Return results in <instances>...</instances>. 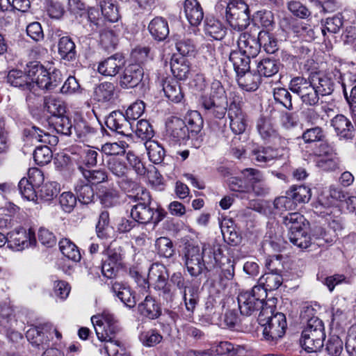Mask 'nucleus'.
<instances>
[{"mask_svg":"<svg viewBox=\"0 0 356 356\" xmlns=\"http://www.w3.org/2000/svg\"><path fill=\"white\" fill-rule=\"evenodd\" d=\"M334 82L325 75L311 74L308 79L293 77L289 83V89L296 94L302 104L315 106L319 102V96L331 95L334 90Z\"/></svg>","mask_w":356,"mask_h":356,"instance_id":"f257e3e1","label":"nucleus"},{"mask_svg":"<svg viewBox=\"0 0 356 356\" xmlns=\"http://www.w3.org/2000/svg\"><path fill=\"white\" fill-rule=\"evenodd\" d=\"M91 321L98 339L104 342L102 353L107 356H121L119 349L121 348V343L115 339L116 334L120 331L118 321L115 316L106 312L101 315L93 316Z\"/></svg>","mask_w":356,"mask_h":356,"instance_id":"f03ea898","label":"nucleus"},{"mask_svg":"<svg viewBox=\"0 0 356 356\" xmlns=\"http://www.w3.org/2000/svg\"><path fill=\"white\" fill-rule=\"evenodd\" d=\"M259 323L264 327L263 334L267 341H276L282 338L287 327L286 316L283 313H273L271 307H266L260 311Z\"/></svg>","mask_w":356,"mask_h":356,"instance_id":"7ed1b4c3","label":"nucleus"},{"mask_svg":"<svg viewBox=\"0 0 356 356\" xmlns=\"http://www.w3.org/2000/svg\"><path fill=\"white\" fill-rule=\"evenodd\" d=\"M325 339V332L323 321L316 316L310 318L302 332L300 340L302 347L308 353L317 352L323 346Z\"/></svg>","mask_w":356,"mask_h":356,"instance_id":"20e7f679","label":"nucleus"},{"mask_svg":"<svg viewBox=\"0 0 356 356\" xmlns=\"http://www.w3.org/2000/svg\"><path fill=\"white\" fill-rule=\"evenodd\" d=\"M267 293L261 285H255L250 291H241L238 296V304L241 314L250 316L264 307Z\"/></svg>","mask_w":356,"mask_h":356,"instance_id":"39448f33","label":"nucleus"},{"mask_svg":"<svg viewBox=\"0 0 356 356\" xmlns=\"http://www.w3.org/2000/svg\"><path fill=\"white\" fill-rule=\"evenodd\" d=\"M226 4L225 17L230 26L238 31L250 24L249 7L243 0H230Z\"/></svg>","mask_w":356,"mask_h":356,"instance_id":"423d86ee","label":"nucleus"},{"mask_svg":"<svg viewBox=\"0 0 356 356\" xmlns=\"http://www.w3.org/2000/svg\"><path fill=\"white\" fill-rule=\"evenodd\" d=\"M31 74L35 75V86L48 91L54 90L63 81L60 70L54 68L47 70L38 61H33Z\"/></svg>","mask_w":356,"mask_h":356,"instance_id":"0eeeda50","label":"nucleus"},{"mask_svg":"<svg viewBox=\"0 0 356 356\" xmlns=\"http://www.w3.org/2000/svg\"><path fill=\"white\" fill-rule=\"evenodd\" d=\"M131 217L135 222L140 224L149 222L156 225L164 219L166 212L161 207H154L152 204L131 207L130 211Z\"/></svg>","mask_w":356,"mask_h":356,"instance_id":"6e6552de","label":"nucleus"},{"mask_svg":"<svg viewBox=\"0 0 356 356\" xmlns=\"http://www.w3.org/2000/svg\"><path fill=\"white\" fill-rule=\"evenodd\" d=\"M204 249L193 243H186L184 254L185 265L189 274L193 277H197L207 269L203 259Z\"/></svg>","mask_w":356,"mask_h":356,"instance_id":"1a4fd4ad","label":"nucleus"},{"mask_svg":"<svg viewBox=\"0 0 356 356\" xmlns=\"http://www.w3.org/2000/svg\"><path fill=\"white\" fill-rule=\"evenodd\" d=\"M33 65V61L26 65L24 72L18 70H10L7 76L8 83L24 91L32 92L35 88V75L31 74Z\"/></svg>","mask_w":356,"mask_h":356,"instance_id":"9d476101","label":"nucleus"},{"mask_svg":"<svg viewBox=\"0 0 356 356\" xmlns=\"http://www.w3.org/2000/svg\"><path fill=\"white\" fill-rule=\"evenodd\" d=\"M105 124L110 130L122 136H129L133 131L132 122L120 111L111 112L106 118Z\"/></svg>","mask_w":356,"mask_h":356,"instance_id":"9b49d317","label":"nucleus"},{"mask_svg":"<svg viewBox=\"0 0 356 356\" xmlns=\"http://www.w3.org/2000/svg\"><path fill=\"white\" fill-rule=\"evenodd\" d=\"M189 138L186 123L183 120L171 118L166 123V138L173 145Z\"/></svg>","mask_w":356,"mask_h":356,"instance_id":"f8f14e48","label":"nucleus"},{"mask_svg":"<svg viewBox=\"0 0 356 356\" xmlns=\"http://www.w3.org/2000/svg\"><path fill=\"white\" fill-rule=\"evenodd\" d=\"M121 247H114L112 244L108 248L106 251L107 259L104 261L102 265V275L108 278H112L115 276L119 266L122 264Z\"/></svg>","mask_w":356,"mask_h":356,"instance_id":"ddd939ff","label":"nucleus"},{"mask_svg":"<svg viewBox=\"0 0 356 356\" xmlns=\"http://www.w3.org/2000/svg\"><path fill=\"white\" fill-rule=\"evenodd\" d=\"M36 243L35 233L31 229H15L9 233L8 245L17 251L22 250Z\"/></svg>","mask_w":356,"mask_h":356,"instance_id":"4468645a","label":"nucleus"},{"mask_svg":"<svg viewBox=\"0 0 356 356\" xmlns=\"http://www.w3.org/2000/svg\"><path fill=\"white\" fill-rule=\"evenodd\" d=\"M143 76L144 70L140 64H129L120 76V86L124 88H134L143 81Z\"/></svg>","mask_w":356,"mask_h":356,"instance_id":"2eb2a0df","label":"nucleus"},{"mask_svg":"<svg viewBox=\"0 0 356 356\" xmlns=\"http://www.w3.org/2000/svg\"><path fill=\"white\" fill-rule=\"evenodd\" d=\"M337 136L340 140H353L355 136V129L352 122L345 115L338 114L330 122Z\"/></svg>","mask_w":356,"mask_h":356,"instance_id":"dca6fc26","label":"nucleus"},{"mask_svg":"<svg viewBox=\"0 0 356 356\" xmlns=\"http://www.w3.org/2000/svg\"><path fill=\"white\" fill-rule=\"evenodd\" d=\"M257 129L262 139L268 143L274 145H282L285 143L274 128L271 120L268 118L260 117L257 122Z\"/></svg>","mask_w":356,"mask_h":356,"instance_id":"f3484780","label":"nucleus"},{"mask_svg":"<svg viewBox=\"0 0 356 356\" xmlns=\"http://www.w3.org/2000/svg\"><path fill=\"white\" fill-rule=\"evenodd\" d=\"M230 129L235 134H241L245 130L247 124L245 114L239 103L232 102L228 109Z\"/></svg>","mask_w":356,"mask_h":356,"instance_id":"a211bd4d","label":"nucleus"},{"mask_svg":"<svg viewBox=\"0 0 356 356\" xmlns=\"http://www.w3.org/2000/svg\"><path fill=\"white\" fill-rule=\"evenodd\" d=\"M124 65V56L120 54H115L99 63L97 72L104 76H114Z\"/></svg>","mask_w":356,"mask_h":356,"instance_id":"6ab92c4d","label":"nucleus"},{"mask_svg":"<svg viewBox=\"0 0 356 356\" xmlns=\"http://www.w3.org/2000/svg\"><path fill=\"white\" fill-rule=\"evenodd\" d=\"M240 52L249 57H256L260 51V45L258 38H255L248 33H243L237 40Z\"/></svg>","mask_w":356,"mask_h":356,"instance_id":"aec40b11","label":"nucleus"},{"mask_svg":"<svg viewBox=\"0 0 356 356\" xmlns=\"http://www.w3.org/2000/svg\"><path fill=\"white\" fill-rule=\"evenodd\" d=\"M115 86L113 83L104 81L96 85L93 88L92 98L94 100L106 103L114 99Z\"/></svg>","mask_w":356,"mask_h":356,"instance_id":"412c9836","label":"nucleus"},{"mask_svg":"<svg viewBox=\"0 0 356 356\" xmlns=\"http://www.w3.org/2000/svg\"><path fill=\"white\" fill-rule=\"evenodd\" d=\"M184 13L191 26H197L204 18L202 8L197 0H185Z\"/></svg>","mask_w":356,"mask_h":356,"instance_id":"4be33fe9","label":"nucleus"},{"mask_svg":"<svg viewBox=\"0 0 356 356\" xmlns=\"http://www.w3.org/2000/svg\"><path fill=\"white\" fill-rule=\"evenodd\" d=\"M97 195L101 204L104 207H113L118 203L119 193L113 186H99L97 188Z\"/></svg>","mask_w":356,"mask_h":356,"instance_id":"5701e85b","label":"nucleus"},{"mask_svg":"<svg viewBox=\"0 0 356 356\" xmlns=\"http://www.w3.org/2000/svg\"><path fill=\"white\" fill-rule=\"evenodd\" d=\"M49 327V324H44L42 327H35L30 328L26 334L27 340L34 346H42L44 348V346L49 343V336L47 335V330Z\"/></svg>","mask_w":356,"mask_h":356,"instance_id":"b1692460","label":"nucleus"},{"mask_svg":"<svg viewBox=\"0 0 356 356\" xmlns=\"http://www.w3.org/2000/svg\"><path fill=\"white\" fill-rule=\"evenodd\" d=\"M202 105L208 114L213 115L216 118L222 119L225 115L227 108L224 99L216 100L204 96L202 98Z\"/></svg>","mask_w":356,"mask_h":356,"instance_id":"393cba45","label":"nucleus"},{"mask_svg":"<svg viewBox=\"0 0 356 356\" xmlns=\"http://www.w3.org/2000/svg\"><path fill=\"white\" fill-rule=\"evenodd\" d=\"M111 289L127 307L132 308L136 305L135 296L129 286L120 282H115L112 284Z\"/></svg>","mask_w":356,"mask_h":356,"instance_id":"a878e982","label":"nucleus"},{"mask_svg":"<svg viewBox=\"0 0 356 356\" xmlns=\"http://www.w3.org/2000/svg\"><path fill=\"white\" fill-rule=\"evenodd\" d=\"M282 222L288 232L308 228L309 222L303 215L298 212L289 213L282 217Z\"/></svg>","mask_w":356,"mask_h":356,"instance_id":"bb28decb","label":"nucleus"},{"mask_svg":"<svg viewBox=\"0 0 356 356\" xmlns=\"http://www.w3.org/2000/svg\"><path fill=\"white\" fill-rule=\"evenodd\" d=\"M148 29L152 37L162 41L169 35V27L167 21L161 17L154 18L149 24Z\"/></svg>","mask_w":356,"mask_h":356,"instance_id":"cd10ccee","label":"nucleus"},{"mask_svg":"<svg viewBox=\"0 0 356 356\" xmlns=\"http://www.w3.org/2000/svg\"><path fill=\"white\" fill-rule=\"evenodd\" d=\"M170 69L177 79L185 80L190 74V63L186 58L174 56L170 60Z\"/></svg>","mask_w":356,"mask_h":356,"instance_id":"c85d7f7f","label":"nucleus"},{"mask_svg":"<svg viewBox=\"0 0 356 356\" xmlns=\"http://www.w3.org/2000/svg\"><path fill=\"white\" fill-rule=\"evenodd\" d=\"M312 239L318 246L332 245L336 241L334 234H332L328 227L316 225L312 229Z\"/></svg>","mask_w":356,"mask_h":356,"instance_id":"c756f323","label":"nucleus"},{"mask_svg":"<svg viewBox=\"0 0 356 356\" xmlns=\"http://www.w3.org/2000/svg\"><path fill=\"white\" fill-rule=\"evenodd\" d=\"M58 54L62 59L72 61L76 58V45L70 37H61L58 40Z\"/></svg>","mask_w":356,"mask_h":356,"instance_id":"7c9ffc66","label":"nucleus"},{"mask_svg":"<svg viewBox=\"0 0 356 356\" xmlns=\"http://www.w3.org/2000/svg\"><path fill=\"white\" fill-rule=\"evenodd\" d=\"M236 77L239 87L246 91H255L261 83L260 76L250 70L237 75Z\"/></svg>","mask_w":356,"mask_h":356,"instance_id":"2f4dec72","label":"nucleus"},{"mask_svg":"<svg viewBox=\"0 0 356 356\" xmlns=\"http://www.w3.org/2000/svg\"><path fill=\"white\" fill-rule=\"evenodd\" d=\"M168 270L163 264L154 263L151 265L148 273V280L153 282L154 286L168 282Z\"/></svg>","mask_w":356,"mask_h":356,"instance_id":"473e14b6","label":"nucleus"},{"mask_svg":"<svg viewBox=\"0 0 356 356\" xmlns=\"http://www.w3.org/2000/svg\"><path fill=\"white\" fill-rule=\"evenodd\" d=\"M286 194L292 197L296 206L298 204L307 203L312 197L311 189L304 185H293L286 191Z\"/></svg>","mask_w":356,"mask_h":356,"instance_id":"72a5a7b5","label":"nucleus"},{"mask_svg":"<svg viewBox=\"0 0 356 356\" xmlns=\"http://www.w3.org/2000/svg\"><path fill=\"white\" fill-rule=\"evenodd\" d=\"M250 58L238 51L230 53L229 59L233 65L236 76L250 70Z\"/></svg>","mask_w":356,"mask_h":356,"instance_id":"f704fd0d","label":"nucleus"},{"mask_svg":"<svg viewBox=\"0 0 356 356\" xmlns=\"http://www.w3.org/2000/svg\"><path fill=\"white\" fill-rule=\"evenodd\" d=\"M226 28L218 19L213 17L206 18L204 31L207 35L215 40H222L226 34Z\"/></svg>","mask_w":356,"mask_h":356,"instance_id":"c9c22d12","label":"nucleus"},{"mask_svg":"<svg viewBox=\"0 0 356 356\" xmlns=\"http://www.w3.org/2000/svg\"><path fill=\"white\" fill-rule=\"evenodd\" d=\"M76 198L82 204H88L92 202L95 193L92 187L85 180H79L74 186Z\"/></svg>","mask_w":356,"mask_h":356,"instance_id":"e433bc0d","label":"nucleus"},{"mask_svg":"<svg viewBox=\"0 0 356 356\" xmlns=\"http://www.w3.org/2000/svg\"><path fill=\"white\" fill-rule=\"evenodd\" d=\"M138 310L142 315L150 319H155L161 315L160 307L155 300L149 296L138 305Z\"/></svg>","mask_w":356,"mask_h":356,"instance_id":"4c0bfd02","label":"nucleus"},{"mask_svg":"<svg viewBox=\"0 0 356 356\" xmlns=\"http://www.w3.org/2000/svg\"><path fill=\"white\" fill-rule=\"evenodd\" d=\"M287 235L290 242L298 248L306 249L312 243V236L308 234L307 228L288 232Z\"/></svg>","mask_w":356,"mask_h":356,"instance_id":"58836bf2","label":"nucleus"},{"mask_svg":"<svg viewBox=\"0 0 356 356\" xmlns=\"http://www.w3.org/2000/svg\"><path fill=\"white\" fill-rule=\"evenodd\" d=\"M44 108L51 114L52 118L63 115L66 111L64 102L51 95L44 98Z\"/></svg>","mask_w":356,"mask_h":356,"instance_id":"ea45409f","label":"nucleus"},{"mask_svg":"<svg viewBox=\"0 0 356 356\" xmlns=\"http://www.w3.org/2000/svg\"><path fill=\"white\" fill-rule=\"evenodd\" d=\"M259 282L267 293V291L277 289L282 285L283 278L281 273L266 272L259 278Z\"/></svg>","mask_w":356,"mask_h":356,"instance_id":"a19ab883","label":"nucleus"},{"mask_svg":"<svg viewBox=\"0 0 356 356\" xmlns=\"http://www.w3.org/2000/svg\"><path fill=\"white\" fill-rule=\"evenodd\" d=\"M163 90L165 97L170 101L178 103L184 97L181 87L177 81L166 80L163 84Z\"/></svg>","mask_w":356,"mask_h":356,"instance_id":"79ce46f5","label":"nucleus"},{"mask_svg":"<svg viewBox=\"0 0 356 356\" xmlns=\"http://www.w3.org/2000/svg\"><path fill=\"white\" fill-rule=\"evenodd\" d=\"M49 123L55 129L56 133L65 136H70L72 134L73 125L70 119L64 114L60 116L51 118Z\"/></svg>","mask_w":356,"mask_h":356,"instance_id":"37998d69","label":"nucleus"},{"mask_svg":"<svg viewBox=\"0 0 356 356\" xmlns=\"http://www.w3.org/2000/svg\"><path fill=\"white\" fill-rule=\"evenodd\" d=\"M257 38L260 48L263 47L266 53L274 54L278 50V42L273 33L266 31H261Z\"/></svg>","mask_w":356,"mask_h":356,"instance_id":"c03bdc74","label":"nucleus"},{"mask_svg":"<svg viewBox=\"0 0 356 356\" xmlns=\"http://www.w3.org/2000/svg\"><path fill=\"white\" fill-rule=\"evenodd\" d=\"M79 170L83 176L85 181L92 184H99L108 179V174L104 169L87 170L83 166H79Z\"/></svg>","mask_w":356,"mask_h":356,"instance_id":"a18cd8bd","label":"nucleus"},{"mask_svg":"<svg viewBox=\"0 0 356 356\" xmlns=\"http://www.w3.org/2000/svg\"><path fill=\"white\" fill-rule=\"evenodd\" d=\"M280 63L273 59L265 58L257 64V72L260 76L271 77L275 75L280 70Z\"/></svg>","mask_w":356,"mask_h":356,"instance_id":"49530a36","label":"nucleus"},{"mask_svg":"<svg viewBox=\"0 0 356 356\" xmlns=\"http://www.w3.org/2000/svg\"><path fill=\"white\" fill-rule=\"evenodd\" d=\"M254 159L260 163H268L275 159H278L282 155L278 150L268 147H261L253 151Z\"/></svg>","mask_w":356,"mask_h":356,"instance_id":"de8ad7c7","label":"nucleus"},{"mask_svg":"<svg viewBox=\"0 0 356 356\" xmlns=\"http://www.w3.org/2000/svg\"><path fill=\"white\" fill-rule=\"evenodd\" d=\"M186 127L188 134L193 136L200 132L203 127V119L200 113L196 111L189 112L186 116Z\"/></svg>","mask_w":356,"mask_h":356,"instance_id":"09e8293b","label":"nucleus"},{"mask_svg":"<svg viewBox=\"0 0 356 356\" xmlns=\"http://www.w3.org/2000/svg\"><path fill=\"white\" fill-rule=\"evenodd\" d=\"M183 299L187 311L193 312L199 301V288L196 286H191L183 290Z\"/></svg>","mask_w":356,"mask_h":356,"instance_id":"8fccbe9b","label":"nucleus"},{"mask_svg":"<svg viewBox=\"0 0 356 356\" xmlns=\"http://www.w3.org/2000/svg\"><path fill=\"white\" fill-rule=\"evenodd\" d=\"M59 248L62 254L74 261H79L81 259V254L74 243L67 238H63L59 242Z\"/></svg>","mask_w":356,"mask_h":356,"instance_id":"3c124183","label":"nucleus"},{"mask_svg":"<svg viewBox=\"0 0 356 356\" xmlns=\"http://www.w3.org/2000/svg\"><path fill=\"white\" fill-rule=\"evenodd\" d=\"M175 46L177 51L185 58L186 56H191L194 55L195 45L193 42L188 38H183L181 35H174Z\"/></svg>","mask_w":356,"mask_h":356,"instance_id":"603ef678","label":"nucleus"},{"mask_svg":"<svg viewBox=\"0 0 356 356\" xmlns=\"http://www.w3.org/2000/svg\"><path fill=\"white\" fill-rule=\"evenodd\" d=\"M157 253L160 257L170 258L174 255L175 249L172 241L167 237H160L155 243Z\"/></svg>","mask_w":356,"mask_h":356,"instance_id":"864d4df0","label":"nucleus"},{"mask_svg":"<svg viewBox=\"0 0 356 356\" xmlns=\"http://www.w3.org/2000/svg\"><path fill=\"white\" fill-rule=\"evenodd\" d=\"M127 147L128 145L124 141L106 143L102 145L100 151L108 156H119L125 154Z\"/></svg>","mask_w":356,"mask_h":356,"instance_id":"5fc2aeb1","label":"nucleus"},{"mask_svg":"<svg viewBox=\"0 0 356 356\" xmlns=\"http://www.w3.org/2000/svg\"><path fill=\"white\" fill-rule=\"evenodd\" d=\"M59 192L58 184L56 182H47L41 186L38 191V200L40 199L44 202L52 200L57 196Z\"/></svg>","mask_w":356,"mask_h":356,"instance_id":"6e6d98bb","label":"nucleus"},{"mask_svg":"<svg viewBox=\"0 0 356 356\" xmlns=\"http://www.w3.org/2000/svg\"><path fill=\"white\" fill-rule=\"evenodd\" d=\"M146 148L149 159L152 163L158 164L163 161L165 152L163 147L157 142H149Z\"/></svg>","mask_w":356,"mask_h":356,"instance_id":"4d7b16f0","label":"nucleus"},{"mask_svg":"<svg viewBox=\"0 0 356 356\" xmlns=\"http://www.w3.org/2000/svg\"><path fill=\"white\" fill-rule=\"evenodd\" d=\"M33 159L38 165H46L51 161L52 151L47 145L38 146L33 152Z\"/></svg>","mask_w":356,"mask_h":356,"instance_id":"13d9d810","label":"nucleus"},{"mask_svg":"<svg viewBox=\"0 0 356 356\" xmlns=\"http://www.w3.org/2000/svg\"><path fill=\"white\" fill-rule=\"evenodd\" d=\"M109 171L118 177H124L127 175L128 168L126 163L117 158H111L107 161Z\"/></svg>","mask_w":356,"mask_h":356,"instance_id":"bf43d9fd","label":"nucleus"},{"mask_svg":"<svg viewBox=\"0 0 356 356\" xmlns=\"http://www.w3.org/2000/svg\"><path fill=\"white\" fill-rule=\"evenodd\" d=\"M343 24V18L341 14H337L332 17H327L322 29V33L325 35V31L332 33H337L339 31Z\"/></svg>","mask_w":356,"mask_h":356,"instance_id":"052dcab7","label":"nucleus"},{"mask_svg":"<svg viewBox=\"0 0 356 356\" xmlns=\"http://www.w3.org/2000/svg\"><path fill=\"white\" fill-rule=\"evenodd\" d=\"M101 10L102 15L109 22H115L119 19L118 9L116 5L111 0H104L101 2Z\"/></svg>","mask_w":356,"mask_h":356,"instance_id":"680f3d73","label":"nucleus"},{"mask_svg":"<svg viewBox=\"0 0 356 356\" xmlns=\"http://www.w3.org/2000/svg\"><path fill=\"white\" fill-rule=\"evenodd\" d=\"M273 97L276 102L282 104L288 110L293 109L291 93L284 88H277L273 90Z\"/></svg>","mask_w":356,"mask_h":356,"instance_id":"e2e57ef3","label":"nucleus"},{"mask_svg":"<svg viewBox=\"0 0 356 356\" xmlns=\"http://www.w3.org/2000/svg\"><path fill=\"white\" fill-rule=\"evenodd\" d=\"M18 188L22 197L27 200L37 202L38 194L35 192V186L28 181L26 178H22L19 184Z\"/></svg>","mask_w":356,"mask_h":356,"instance_id":"0e129e2a","label":"nucleus"},{"mask_svg":"<svg viewBox=\"0 0 356 356\" xmlns=\"http://www.w3.org/2000/svg\"><path fill=\"white\" fill-rule=\"evenodd\" d=\"M135 133L142 140H149L154 136L153 128L146 120H140L137 122Z\"/></svg>","mask_w":356,"mask_h":356,"instance_id":"69168bd1","label":"nucleus"},{"mask_svg":"<svg viewBox=\"0 0 356 356\" xmlns=\"http://www.w3.org/2000/svg\"><path fill=\"white\" fill-rule=\"evenodd\" d=\"M343 349V341L339 336H331L327 343L325 350L330 356H340Z\"/></svg>","mask_w":356,"mask_h":356,"instance_id":"338daca9","label":"nucleus"},{"mask_svg":"<svg viewBox=\"0 0 356 356\" xmlns=\"http://www.w3.org/2000/svg\"><path fill=\"white\" fill-rule=\"evenodd\" d=\"M324 138L323 130L320 127L307 129L302 135V138L305 143L323 141Z\"/></svg>","mask_w":356,"mask_h":356,"instance_id":"774afa93","label":"nucleus"}]
</instances>
